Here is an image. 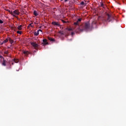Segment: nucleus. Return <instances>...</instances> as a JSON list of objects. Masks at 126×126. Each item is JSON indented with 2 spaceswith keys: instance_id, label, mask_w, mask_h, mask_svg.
Segmentation results:
<instances>
[{
  "instance_id": "nucleus-17",
  "label": "nucleus",
  "mask_w": 126,
  "mask_h": 126,
  "mask_svg": "<svg viewBox=\"0 0 126 126\" xmlns=\"http://www.w3.org/2000/svg\"><path fill=\"white\" fill-rule=\"evenodd\" d=\"M8 42V38H6L5 40L3 41V43H7Z\"/></svg>"
},
{
  "instance_id": "nucleus-22",
  "label": "nucleus",
  "mask_w": 126,
  "mask_h": 126,
  "mask_svg": "<svg viewBox=\"0 0 126 126\" xmlns=\"http://www.w3.org/2000/svg\"><path fill=\"white\" fill-rule=\"evenodd\" d=\"M2 23H3V21H2L1 20H0V24H2Z\"/></svg>"
},
{
  "instance_id": "nucleus-2",
  "label": "nucleus",
  "mask_w": 126,
  "mask_h": 126,
  "mask_svg": "<svg viewBox=\"0 0 126 126\" xmlns=\"http://www.w3.org/2000/svg\"><path fill=\"white\" fill-rule=\"evenodd\" d=\"M10 14L12 15L14 17H16L17 18V16L16 15H19L20 14V12H19V10L16 9L13 12H11Z\"/></svg>"
},
{
  "instance_id": "nucleus-14",
  "label": "nucleus",
  "mask_w": 126,
  "mask_h": 126,
  "mask_svg": "<svg viewBox=\"0 0 126 126\" xmlns=\"http://www.w3.org/2000/svg\"><path fill=\"white\" fill-rule=\"evenodd\" d=\"M34 36H38L39 35V31H37V32H35L34 33Z\"/></svg>"
},
{
  "instance_id": "nucleus-7",
  "label": "nucleus",
  "mask_w": 126,
  "mask_h": 126,
  "mask_svg": "<svg viewBox=\"0 0 126 126\" xmlns=\"http://www.w3.org/2000/svg\"><path fill=\"white\" fill-rule=\"evenodd\" d=\"M76 27H77L76 26H75V28H68V31H73V30H75V32H76V29H75Z\"/></svg>"
},
{
  "instance_id": "nucleus-11",
  "label": "nucleus",
  "mask_w": 126,
  "mask_h": 126,
  "mask_svg": "<svg viewBox=\"0 0 126 126\" xmlns=\"http://www.w3.org/2000/svg\"><path fill=\"white\" fill-rule=\"evenodd\" d=\"M23 53H24V55H25L26 56H28L29 55V54H30V53L29 52H28V51H24Z\"/></svg>"
},
{
  "instance_id": "nucleus-28",
  "label": "nucleus",
  "mask_w": 126,
  "mask_h": 126,
  "mask_svg": "<svg viewBox=\"0 0 126 126\" xmlns=\"http://www.w3.org/2000/svg\"><path fill=\"white\" fill-rule=\"evenodd\" d=\"M1 58H2V56L0 55V59H1Z\"/></svg>"
},
{
  "instance_id": "nucleus-29",
  "label": "nucleus",
  "mask_w": 126,
  "mask_h": 126,
  "mask_svg": "<svg viewBox=\"0 0 126 126\" xmlns=\"http://www.w3.org/2000/svg\"><path fill=\"white\" fill-rule=\"evenodd\" d=\"M68 0H64V1H67Z\"/></svg>"
},
{
  "instance_id": "nucleus-8",
  "label": "nucleus",
  "mask_w": 126,
  "mask_h": 126,
  "mask_svg": "<svg viewBox=\"0 0 126 126\" xmlns=\"http://www.w3.org/2000/svg\"><path fill=\"white\" fill-rule=\"evenodd\" d=\"M2 65H3V66H5L6 65V61L4 60V59H3L2 63Z\"/></svg>"
},
{
  "instance_id": "nucleus-6",
  "label": "nucleus",
  "mask_w": 126,
  "mask_h": 126,
  "mask_svg": "<svg viewBox=\"0 0 126 126\" xmlns=\"http://www.w3.org/2000/svg\"><path fill=\"white\" fill-rule=\"evenodd\" d=\"M47 41V40L46 39H44L43 40V46H46V45H49V42H48Z\"/></svg>"
},
{
  "instance_id": "nucleus-4",
  "label": "nucleus",
  "mask_w": 126,
  "mask_h": 126,
  "mask_svg": "<svg viewBox=\"0 0 126 126\" xmlns=\"http://www.w3.org/2000/svg\"><path fill=\"white\" fill-rule=\"evenodd\" d=\"M80 21H81V19L80 18L78 19L76 22L74 23V26H76L77 27L78 26V28L80 27V26H79V22H80Z\"/></svg>"
},
{
  "instance_id": "nucleus-19",
  "label": "nucleus",
  "mask_w": 126,
  "mask_h": 126,
  "mask_svg": "<svg viewBox=\"0 0 126 126\" xmlns=\"http://www.w3.org/2000/svg\"><path fill=\"white\" fill-rule=\"evenodd\" d=\"M14 62L15 63H18L19 61L18 60V59H14Z\"/></svg>"
},
{
  "instance_id": "nucleus-23",
  "label": "nucleus",
  "mask_w": 126,
  "mask_h": 126,
  "mask_svg": "<svg viewBox=\"0 0 126 126\" xmlns=\"http://www.w3.org/2000/svg\"><path fill=\"white\" fill-rule=\"evenodd\" d=\"M30 26H31L32 27V24H30L28 26V28H29V27H30Z\"/></svg>"
},
{
  "instance_id": "nucleus-20",
  "label": "nucleus",
  "mask_w": 126,
  "mask_h": 126,
  "mask_svg": "<svg viewBox=\"0 0 126 126\" xmlns=\"http://www.w3.org/2000/svg\"><path fill=\"white\" fill-rule=\"evenodd\" d=\"M4 54L5 55H8V51H5V52H4Z\"/></svg>"
},
{
  "instance_id": "nucleus-5",
  "label": "nucleus",
  "mask_w": 126,
  "mask_h": 126,
  "mask_svg": "<svg viewBox=\"0 0 126 126\" xmlns=\"http://www.w3.org/2000/svg\"><path fill=\"white\" fill-rule=\"evenodd\" d=\"M31 45L32 46V47H34L35 49L36 48H39V45H38V44L36 43L35 42H31Z\"/></svg>"
},
{
  "instance_id": "nucleus-1",
  "label": "nucleus",
  "mask_w": 126,
  "mask_h": 126,
  "mask_svg": "<svg viewBox=\"0 0 126 126\" xmlns=\"http://www.w3.org/2000/svg\"><path fill=\"white\" fill-rule=\"evenodd\" d=\"M90 28V24L89 22H87L84 24H83L81 26H80L78 28H77L76 29V32L79 33L82 32L84 30H87Z\"/></svg>"
},
{
  "instance_id": "nucleus-25",
  "label": "nucleus",
  "mask_w": 126,
  "mask_h": 126,
  "mask_svg": "<svg viewBox=\"0 0 126 126\" xmlns=\"http://www.w3.org/2000/svg\"><path fill=\"white\" fill-rule=\"evenodd\" d=\"M62 21L63 22V23H66V22L63 21V20Z\"/></svg>"
},
{
  "instance_id": "nucleus-10",
  "label": "nucleus",
  "mask_w": 126,
  "mask_h": 126,
  "mask_svg": "<svg viewBox=\"0 0 126 126\" xmlns=\"http://www.w3.org/2000/svg\"><path fill=\"white\" fill-rule=\"evenodd\" d=\"M47 38L49 40V41H51L52 42H55V39L49 36Z\"/></svg>"
},
{
  "instance_id": "nucleus-27",
  "label": "nucleus",
  "mask_w": 126,
  "mask_h": 126,
  "mask_svg": "<svg viewBox=\"0 0 126 126\" xmlns=\"http://www.w3.org/2000/svg\"><path fill=\"white\" fill-rule=\"evenodd\" d=\"M73 34H74V33L73 32H71V35H73Z\"/></svg>"
},
{
  "instance_id": "nucleus-18",
  "label": "nucleus",
  "mask_w": 126,
  "mask_h": 126,
  "mask_svg": "<svg viewBox=\"0 0 126 126\" xmlns=\"http://www.w3.org/2000/svg\"><path fill=\"white\" fill-rule=\"evenodd\" d=\"M100 5H101V7H103V8L104 7V3H103V2H100Z\"/></svg>"
},
{
  "instance_id": "nucleus-9",
  "label": "nucleus",
  "mask_w": 126,
  "mask_h": 126,
  "mask_svg": "<svg viewBox=\"0 0 126 126\" xmlns=\"http://www.w3.org/2000/svg\"><path fill=\"white\" fill-rule=\"evenodd\" d=\"M52 24L53 25H56V26H60V24H59V23L58 22H53L52 23Z\"/></svg>"
},
{
  "instance_id": "nucleus-3",
  "label": "nucleus",
  "mask_w": 126,
  "mask_h": 126,
  "mask_svg": "<svg viewBox=\"0 0 126 126\" xmlns=\"http://www.w3.org/2000/svg\"><path fill=\"white\" fill-rule=\"evenodd\" d=\"M107 15L108 17L106 21H108V22H110V21H112L113 19H114V17H113L112 15L107 14Z\"/></svg>"
},
{
  "instance_id": "nucleus-13",
  "label": "nucleus",
  "mask_w": 126,
  "mask_h": 126,
  "mask_svg": "<svg viewBox=\"0 0 126 126\" xmlns=\"http://www.w3.org/2000/svg\"><path fill=\"white\" fill-rule=\"evenodd\" d=\"M18 30H22V25H20L17 27Z\"/></svg>"
},
{
  "instance_id": "nucleus-24",
  "label": "nucleus",
  "mask_w": 126,
  "mask_h": 126,
  "mask_svg": "<svg viewBox=\"0 0 126 126\" xmlns=\"http://www.w3.org/2000/svg\"><path fill=\"white\" fill-rule=\"evenodd\" d=\"M6 11H8V12H9V13H10V12H11V11H10V10H8V9H6Z\"/></svg>"
},
{
  "instance_id": "nucleus-26",
  "label": "nucleus",
  "mask_w": 126,
  "mask_h": 126,
  "mask_svg": "<svg viewBox=\"0 0 126 126\" xmlns=\"http://www.w3.org/2000/svg\"><path fill=\"white\" fill-rule=\"evenodd\" d=\"M37 31H38V32H39V31H40V32H42L41 30H38Z\"/></svg>"
},
{
  "instance_id": "nucleus-12",
  "label": "nucleus",
  "mask_w": 126,
  "mask_h": 126,
  "mask_svg": "<svg viewBox=\"0 0 126 126\" xmlns=\"http://www.w3.org/2000/svg\"><path fill=\"white\" fill-rule=\"evenodd\" d=\"M8 40L9 41L10 43H11V44H13L14 41L13 40L11 39V38L8 37Z\"/></svg>"
},
{
  "instance_id": "nucleus-15",
  "label": "nucleus",
  "mask_w": 126,
  "mask_h": 126,
  "mask_svg": "<svg viewBox=\"0 0 126 126\" xmlns=\"http://www.w3.org/2000/svg\"><path fill=\"white\" fill-rule=\"evenodd\" d=\"M33 14L35 16H37L38 15V14H37V11H33Z\"/></svg>"
},
{
  "instance_id": "nucleus-16",
  "label": "nucleus",
  "mask_w": 126,
  "mask_h": 126,
  "mask_svg": "<svg viewBox=\"0 0 126 126\" xmlns=\"http://www.w3.org/2000/svg\"><path fill=\"white\" fill-rule=\"evenodd\" d=\"M17 34H20V35H21V34H22V32L18 31L17 32Z\"/></svg>"
},
{
  "instance_id": "nucleus-21",
  "label": "nucleus",
  "mask_w": 126,
  "mask_h": 126,
  "mask_svg": "<svg viewBox=\"0 0 126 126\" xmlns=\"http://www.w3.org/2000/svg\"><path fill=\"white\" fill-rule=\"evenodd\" d=\"M80 4L81 5H84V2L83 1H82L81 3H80Z\"/></svg>"
},
{
  "instance_id": "nucleus-30",
  "label": "nucleus",
  "mask_w": 126,
  "mask_h": 126,
  "mask_svg": "<svg viewBox=\"0 0 126 126\" xmlns=\"http://www.w3.org/2000/svg\"><path fill=\"white\" fill-rule=\"evenodd\" d=\"M61 1H63V0H61Z\"/></svg>"
}]
</instances>
